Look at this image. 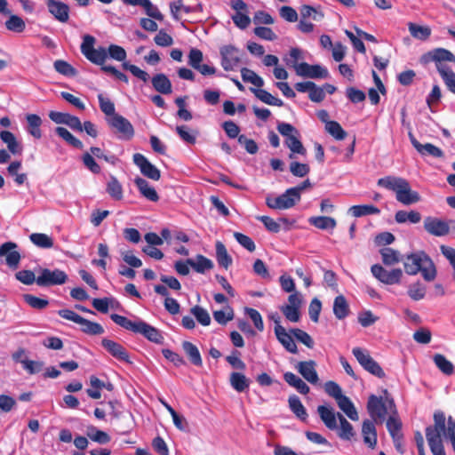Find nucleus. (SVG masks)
I'll return each instance as SVG.
<instances>
[{"label":"nucleus","instance_id":"f257e3e1","mask_svg":"<svg viewBox=\"0 0 455 455\" xmlns=\"http://www.w3.org/2000/svg\"><path fill=\"white\" fill-rule=\"evenodd\" d=\"M378 186L395 194V199L403 205L420 202L419 194L412 190L409 181L402 177L386 176L378 180Z\"/></svg>","mask_w":455,"mask_h":455},{"label":"nucleus","instance_id":"f03ea898","mask_svg":"<svg viewBox=\"0 0 455 455\" xmlns=\"http://www.w3.org/2000/svg\"><path fill=\"white\" fill-rule=\"evenodd\" d=\"M317 413L330 430H339V436L344 440H350L354 436L352 425L339 412H336L334 408L330 405H319Z\"/></svg>","mask_w":455,"mask_h":455},{"label":"nucleus","instance_id":"7ed1b4c3","mask_svg":"<svg viewBox=\"0 0 455 455\" xmlns=\"http://www.w3.org/2000/svg\"><path fill=\"white\" fill-rule=\"evenodd\" d=\"M403 259L405 272L408 275H416L421 272L426 281H433L435 278V267L432 259L424 251L406 255Z\"/></svg>","mask_w":455,"mask_h":455},{"label":"nucleus","instance_id":"20e7f679","mask_svg":"<svg viewBox=\"0 0 455 455\" xmlns=\"http://www.w3.org/2000/svg\"><path fill=\"white\" fill-rule=\"evenodd\" d=\"M367 411L376 423H382L388 413L393 414L396 411L393 399H384L374 395L369 396Z\"/></svg>","mask_w":455,"mask_h":455},{"label":"nucleus","instance_id":"39448f33","mask_svg":"<svg viewBox=\"0 0 455 455\" xmlns=\"http://www.w3.org/2000/svg\"><path fill=\"white\" fill-rule=\"evenodd\" d=\"M277 131L285 138L284 144L291 152L289 156L291 159L294 154L306 155L307 150L299 140V132L293 125L280 122L277 124Z\"/></svg>","mask_w":455,"mask_h":455},{"label":"nucleus","instance_id":"423d86ee","mask_svg":"<svg viewBox=\"0 0 455 455\" xmlns=\"http://www.w3.org/2000/svg\"><path fill=\"white\" fill-rule=\"evenodd\" d=\"M445 61L455 63V55L444 48L433 49L423 54L420 58V62L423 64L435 62L440 75L442 70L447 71L451 69V68L443 64Z\"/></svg>","mask_w":455,"mask_h":455},{"label":"nucleus","instance_id":"0eeeda50","mask_svg":"<svg viewBox=\"0 0 455 455\" xmlns=\"http://www.w3.org/2000/svg\"><path fill=\"white\" fill-rule=\"evenodd\" d=\"M352 353L356 358L357 362L365 371L379 379H383L385 377L384 371L380 365L370 355L368 351L361 347H354Z\"/></svg>","mask_w":455,"mask_h":455},{"label":"nucleus","instance_id":"6e6552de","mask_svg":"<svg viewBox=\"0 0 455 455\" xmlns=\"http://www.w3.org/2000/svg\"><path fill=\"white\" fill-rule=\"evenodd\" d=\"M299 200L300 195L295 194L292 188H288L279 196H267L266 204L271 209L285 210L293 207Z\"/></svg>","mask_w":455,"mask_h":455},{"label":"nucleus","instance_id":"1a4fd4ad","mask_svg":"<svg viewBox=\"0 0 455 455\" xmlns=\"http://www.w3.org/2000/svg\"><path fill=\"white\" fill-rule=\"evenodd\" d=\"M372 275L380 283L387 285L398 284L403 275L401 268L387 270L379 264H374L371 267Z\"/></svg>","mask_w":455,"mask_h":455},{"label":"nucleus","instance_id":"9d476101","mask_svg":"<svg viewBox=\"0 0 455 455\" xmlns=\"http://www.w3.org/2000/svg\"><path fill=\"white\" fill-rule=\"evenodd\" d=\"M67 274L60 269H40V275L36 277V284L42 287L60 285L67 282Z\"/></svg>","mask_w":455,"mask_h":455},{"label":"nucleus","instance_id":"9b49d317","mask_svg":"<svg viewBox=\"0 0 455 455\" xmlns=\"http://www.w3.org/2000/svg\"><path fill=\"white\" fill-rule=\"evenodd\" d=\"M18 247V244L13 242H6L0 246V258H4V263L14 270L19 267L21 259Z\"/></svg>","mask_w":455,"mask_h":455},{"label":"nucleus","instance_id":"f8f14e48","mask_svg":"<svg viewBox=\"0 0 455 455\" xmlns=\"http://www.w3.org/2000/svg\"><path fill=\"white\" fill-rule=\"evenodd\" d=\"M107 122L109 126L115 129L120 135V139L130 140L134 135V129L125 117L116 114L111 117L107 118Z\"/></svg>","mask_w":455,"mask_h":455},{"label":"nucleus","instance_id":"ddd939ff","mask_svg":"<svg viewBox=\"0 0 455 455\" xmlns=\"http://www.w3.org/2000/svg\"><path fill=\"white\" fill-rule=\"evenodd\" d=\"M221 66L226 71L235 69L241 61L240 51L233 45H224L220 48Z\"/></svg>","mask_w":455,"mask_h":455},{"label":"nucleus","instance_id":"4468645a","mask_svg":"<svg viewBox=\"0 0 455 455\" xmlns=\"http://www.w3.org/2000/svg\"><path fill=\"white\" fill-rule=\"evenodd\" d=\"M434 426H429L426 428V435H427L428 431L433 434V436H436L438 439H442V435L445 438L449 439V418L447 419L443 411H435L434 413Z\"/></svg>","mask_w":455,"mask_h":455},{"label":"nucleus","instance_id":"2eb2a0df","mask_svg":"<svg viewBox=\"0 0 455 455\" xmlns=\"http://www.w3.org/2000/svg\"><path fill=\"white\" fill-rule=\"evenodd\" d=\"M424 228L428 234L435 236H443L450 232V226L447 221L431 216L425 218Z\"/></svg>","mask_w":455,"mask_h":455},{"label":"nucleus","instance_id":"dca6fc26","mask_svg":"<svg viewBox=\"0 0 455 455\" xmlns=\"http://www.w3.org/2000/svg\"><path fill=\"white\" fill-rule=\"evenodd\" d=\"M133 162L140 168L141 173L153 180H158L161 177L160 171L152 164L142 154L133 155Z\"/></svg>","mask_w":455,"mask_h":455},{"label":"nucleus","instance_id":"f3484780","mask_svg":"<svg viewBox=\"0 0 455 455\" xmlns=\"http://www.w3.org/2000/svg\"><path fill=\"white\" fill-rule=\"evenodd\" d=\"M101 345L116 359L130 364L132 363L129 353L123 345L107 338L101 340Z\"/></svg>","mask_w":455,"mask_h":455},{"label":"nucleus","instance_id":"a211bd4d","mask_svg":"<svg viewBox=\"0 0 455 455\" xmlns=\"http://www.w3.org/2000/svg\"><path fill=\"white\" fill-rule=\"evenodd\" d=\"M297 75L302 77L309 78H327L328 70L320 65H309L306 62H300L298 67Z\"/></svg>","mask_w":455,"mask_h":455},{"label":"nucleus","instance_id":"6ab92c4d","mask_svg":"<svg viewBox=\"0 0 455 455\" xmlns=\"http://www.w3.org/2000/svg\"><path fill=\"white\" fill-rule=\"evenodd\" d=\"M48 11L60 22H67L69 19L68 4L57 0H45Z\"/></svg>","mask_w":455,"mask_h":455},{"label":"nucleus","instance_id":"aec40b11","mask_svg":"<svg viewBox=\"0 0 455 455\" xmlns=\"http://www.w3.org/2000/svg\"><path fill=\"white\" fill-rule=\"evenodd\" d=\"M315 366V362L309 360L298 363L295 368L307 381L315 385L319 380Z\"/></svg>","mask_w":455,"mask_h":455},{"label":"nucleus","instance_id":"412c9836","mask_svg":"<svg viewBox=\"0 0 455 455\" xmlns=\"http://www.w3.org/2000/svg\"><path fill=\"white\" fill-rule=\"evenodd\" d=\"M275 334L277 340L290 353L296 354L298 352L297 345L291 336L292 333L287 332L283 326L275 327Z\"/></svg>","mask_w":455,"mask_h":455},{"label":"nucleus","instance_id":"4be33fe9","mask_svg":"<svg viewBox=\"0 0 455 455\" xmlns=\"http://www.w3.org/2000/svg\"><path fill=\"white\" fill-rule=\"evenodd\" d=\"M136 333L143 335L146 339L156 344H161L164 340L163 335L156 328L141 320L139 323Z\"/></svg>","mask_w":455,"mask_h":455},{"label":"nucleus","instance_id":"5701e85b","mask_svg":"<svg viewBox=\"0 0 455 455\" xmlns=\"http://www.w3.org/2000/svg\"><path fill=\"white\" fill-rule=\"evenodd\" d=\"M411 142L417 151L422 156H431L433 157L440 158L443 156V152L441 148L431 143L420 144L411 134H410Z\"/></svg>","mask_w":455,"mask_h":455},{"label":"nucleus","instance_id":"b1692460","mask_svg":"<svg viewBox=\"0 0 455 455\" xmlns=\"http://www.w3.org/2000/svg\"><path fill=\"white\" fill-rule=\"evenodd\" d=\"M134 183L141 196L151 202H157L159 200L157 192L146 180L138 177L134 180Z\"/></svg>","mask_w":455,"mask_h":455},{"label":"nucleus","instance_id":"393cba45","mask_svg":"<svg viewBox=\"0 0 455 455\" xmlns=\"http://www.w3.org/2000/svg\"><path fill=\"white\" fill-rule=\"evenodd\" d=\"M362 434L364 443L371 448H374L377 444V432L374 421L364 420L362 426Z\"/></svg>","mask_w":455,"mask_h":455},{"label":"nucleus","instance_id":"a878e982","mask_svg":"<svg viewBox=\"0 0 455 455\" xmlns=\"http://www.w3.org/2000/svg\"><path fill=\"white\" fill-rule=\"evenodd\" d=\"M154 89L162 94H170L172 92V86L170 79L164 74H157L151 79Z\"/></svg>","mask_w":455,"mask_h":455},{"label":"nucleus","instance_id":"bb28decb","mask_svg":"<svg viewBox=\"0 0 455 455\" xmlns=\"http://www.w3.org/2000/svg\"><path fill=\"white\" fill-rule=\"evenodd\" d=\"M188 264L196 272L200 274L211 270L214 266L210 259L201 254L196 255L195 259H188Z\"/></svg>","mask_w":455,"mask_h":455},{"label":"nucleus","instance_id":"cd10ccee","mask_svg":"<svg viewBox=\"0 0 455 455\" xmlns=\"http://www.w3.org/2000/svg\"><path fill=\"white\" fill-rule=\"evenodd\" d=\"M304 59L303 51L298 47L291 48L283 58V62L289 68H292L297 73L299 61Z\"/></svg>","mask_w":455,"mask_h":455},{"label":"nucleus","instance_id":"c85d7f7f","mask_svg":"<svg viewBox=\"0 0 455 455\" xmlns=\"http://www.w3.org/2000/svg\"><path fill=\"white\" fill-rule=\"evenodd\" d=\"M339 408L352 420H358L357 411L349 397L343 395L336 401Z\"/></svg>","mask_w":455,"mask_h":455},{"label":"nucleus","instance_id":"c756f323","mask_svg":"<svg viewBox=\"0 0 455 455\" xmlns=\"http://www.w3.org/2000/svg\"><path fill=\"white\" fill-rule=\"evenodd\" d=\"M26 120L28 124V132L34 138L40 139L42 137V132L40 129V126L42 125L41 117L36 114H28L26 116Z\"/></svg>","mask_w":455,"mask_h":455},{"label":"nucleus","instance_id":"7c9ffc66","mask_svg":"<svg viewBox=\"0 0 455 455\" xmlns=\"http://www.w3.org/2000/svg\"><path fill=\"white\" fill-rule=\"evenodd\" d=\"M78 324L80 325V330L87 335H101L105 331L101 324L89 321L84 317L80 319Z\"/></svg>","mask_w":455,"mask_h":455},{"label":"nucleus","instance_id":"2f4dec72","mask_svg":"<svg viewBox=\"0 0 455 455\" xmlns=\"http://www.w3.org/2000/svg\"><path fill=\"white\" fill-rule=\"evenodd\" d=\"M284 380L291 387L297 389L302 395L309 393V387L299 377L292 372H285L283 374Z\"/></svg>","mask_w":455,"mask_h":455},{"label":"nucleus","instance_id":"473e14b6","mask_svg":"<svg viewBox=\"0 0 455 455\" xmlns=\"http://www.w3.org/2000/svg\"><path fill=\"white\" fill-rule=\"evenodd\" d=\"M395 220L399 224L410 222L411 224H417L421 220V214L417 211H398L395 214Z\"/></svg>","mask_w":455,"mask_h":455},{"label":"nucleus","instance_id":"72a5a7b5","mask_svg":"<svg viewBox=\"0 0 455 455\" xmlns=\"http://www.w3.org/2000/svg\"><path fill=\"white\" fill-rule=\"evenodd\" d=\"M231 387L237 392H243L250 386V379L243 373L232 372L229 378Z\"/></svg>","mask_w":455,"mask_h":455},{"label":"nucleus","instance_id":"f704fd0d","mask_svg":"<svg viewBox=\"0 0 455 455\" xmlns=\"http://www.w3.org/2000/svg\"><path fill=\"white\" fill-rule=\"evenodd\" d=\"M0 138L7 145V148L12 154H21L22 147L17 141L12 132L9 131H2L0 132Z\"/></svg>","mask_w":455,"mask_h":455},{"label":"nucleus","instance_id":"c9c22d12","mask_svg":"<svg viewBox=\"0 0 455 455\" xmlns=\"http://www.w3.org/2000/svg\"><path fill=\"white\" fill-rule=\"evenodd\" d=\"M382 258V262L386 266H393L403 260V258L398 251L390 247H385L379 250Z\"/></svg>","mask_w":455,"mask_h":455},{"label":"nucleus","instance_id":"e433bc0d","mask_svg":"<svg viewBox=\"0 0 455 455\" xmlns=\"http://www.w3.org/2000/svg\"><path fill=\"white\" fill-rule=\"evenodd\" d=\"M387 428L393 439L396 440L398 437L403 436L401 433L402 422L399 419L396 411H394V413L390 414L388 417L387 420Z\"/></svg>","mask_w":455,"mask_h":455},{"label":"nucleus","instance_id":"4c0bfd02","mask_svg":"<svg viewBox=\"0 0 455 455\" xmlns=\"http://www.w3.org/2000/svg\"><path fill=\"white\" fill-rule=\"evenodd\" d=\"M216 259L220 266L228 269L232 264V258L228 254L226 246L220 241L215 244Z\"/></svg>","mask_w":455,"mask_h":455},{"label":"nucleus","instance_id":"58836bf2","mask_svg":"<svg viewBox=\"0 0 455 455\" xmlns=\"http://www.w3.org/2000/svg\"><path fill=\"white\" fill-rule=\"evenodd\" d=\"M182 348L186 355L188 356L190 362L196 366H202L203 361L200 352L196 346L189 341H184L182 343Z\"/></svg>","mask_w":455,"mask_h":455},{"label":"nucleus","instance_id":"ea45409f","mask_svg":"<svg viewBox=\"0 0 455 455\" xmlns=\"http://www.w3.org/2000/svg\"><path fill=\"white\" fill-rule=\"evenodd\" d=\"M251 91L254 93V95L262 102L270 105V106H277L282 107L283 102L282 100L275 98L271 93L263 89H254L251 88Z\"/></svg>","mask_w":455,"mask_h":455},{"label":"nucleus","instance_id":"a19ab883","mask_svg":"<svg viewBox=\"0 0 455 455\" xmlns=\"http://www.w3.org/2000/svg\"><path fill=\"white\" fill-rule=\"evenodd\" d=\"M408 29L412 37L425 41L431 35V28L427 26L418 25L413 22L408 23Z\"/></svg>","mask_w":455,"mask_h":455},{"label":"nucleus","instance_id":"79ce46f5","mask_svg":"<svg viewBox=\"0 0 455 455\" xmlns=\"http://www.w3.org/2000/svg\"><path fill=\"white\" fill-rule=\"evenodd\" d=\"M333 313L339 320L344 319L348 315L349 307L344 296L339 295L335 298L333 303Z\"/></svg>","mask_w":455,"mask_h":455},{"label":"nucleus","instance_id":"37998d69","mask_svg":"<svg viewBox=\"0 0 455 455\" xmlns=\"http://www.w3.org/2000/svg\"><path fill=\"white\" fill-rule=\"evenodd\" d=\"M289 406L291 411L302 421H305L307 418V412L304 405L302 404L299 398L296 395L289 397Z\"/></svg>","mask_w":455,"mask_h":455},{"label":"nucleus","instance_id":"c03bdc74","mask_svg":"<svg viewBox=\"0 0 455 455\" xmlns=\"http://www.w3.org/2000/svg\"><path fill=\"white\" fill-rule=\"evenodd\" d=\"M308 221L311 225L322 230L333 229L337 225L333 218L327 216L311 217Z\"/></svg>","mask_w":455,"mask_h":455},{"label":"nucleus","instance_id":"a18cd8bd","mask_svg":"<svg viewBox=\"0 0 455 455\" xmlns=\"http://www.w3.org/2000/svg\"><path fill=\"white\" fill-rule=\"evenodd\" d=\"M348 212L352 214L355 218L371 215V214H379L380 212L379 209L373 205H353L349 208Z\"/></svg>","mask_w":455,"mask_h":455},{"label":"nucleus","instance_id":"49530a36","mask_svg":"<svg viewBox=\"0 0 455 455\" xmlns=\"http://www.w3.org/2000/svg\"><path fill=\"white\" fill-rule=\"evenodd\" d=\"M110 317L115 323L134 333H136L139 323L140 322V320L132 321L127 317L117 314H112Z\"/></svg>","mask_w":455,"mask_h":455},{"label":"nucleus","instance_id":"de8ad7c7","mask_svg":"<svg viewBox=\"0 0 455 455\" xmlns=\"http://www.w3.org/2000/svg\"><path fill=\"white\" fill-rule=\"evenodd\" d=\"M29 239L39 248L49 249L53 246V239L44 233H33L29 235Z\"/></svg>","mask_w":455,"mask_h":455},{"label":"nucleus","instance_id":"09e8293b","mask_svg":"<svg viewBox=\"0 0 455 455\" xmlns=\"http://www.w3.org/2000/svg\"><path fill=\"white\" fill-rule=\"evenodd\" d=\"M434 363L436 367L444 374L451 375L454 372V366L444 355L436 354L434 355Z\"/></svg>","mask_w":455,"mask_h":455},{"label":"nucleus","instance_id":"8fccbe9b","mask_svg":"<svg viewBox=\"0 0 455 455\" xmlns=\"http://www.w3.org/2000/svg\"><path fill=\"white\" fill-rule=\"evenodd\" d=\"M241 76L243 82L250 83L258 88H261L264 85V80L253 70H251L247 68H243L241 69Z\"/></svg>","mask_w":455,"mask_h":455},{"label":"nucleus","instance_id":"3c124183","mask_svg":"<svg viewBox=\"0 0 455 455\" xmlns=\"http://www.w3.org/2000/svg\"><path fill=\"white\" fill-rule=\"evenodd\" d=\"M426 438L433 455H446L442 439L434 437L430 430Z\"/></svg>","mask_w":455,"mask_h":455},{"label":"nucleus","instance_id":"603ef678","mask_svg":"<svg viewBox=\"0 0 455 455\" xmlns=\"http://www.w3.org/2000/svg\"><path fill=\"white\" fill-rule=\"evenodd\" d=\"M55 132L74 148H83V142L73 136L66 128L59 126L55 129Z\"/></svg>","mask_w":455,"mask_h":455},{"label":"nucleus","instance_id":"864d4df0","mask_svg":"<svg viewBox=\"0 0 455 455\" xmlns=\"http://www.w3.org/2000/svg\"><path fill=\"white\" fill-rule=\"evenodd\" d=\"M85 58L93 64L102 66L108 58L107 49L104 47L94 49Z\"/></svg>","mask_w":455,"mask_h":455},{"label":"nucleus","instance_id":"5fc2aeb1","mask_svg":"<svg viewBox=\"0 0 455 455\" xmlns=\"http://www.w3.org/2000/svg\"><path fill=\"white\" fill-rule=\"evenodd\" d=\"M88 437L98 443L105 444L110 441V436L104 431L97 429L95 427H90L87 430Z\"/></svg>","mask_w":455,"mask_h":455},{"label":"nucleus","instance_id":"6e6d98bb","mask_svg":"<svg viewBox=\"0 0 455 455\" xmlns=\"http://www.w3.org/2000/svg\"><path fill=\"white\" fill-rule=\"evenodd\" d=\"M107 191L110 196L116 200H121L123 198V188L116 178L111 176L108 182Z\"/></svg>","mask_w":455,"mask_h":455},{"label":"nucleus","instance_id":"4d7b16f0","mask_svg":"<svg viewBox=\"0 0 455 455\" xmlns=\"http://www.w3.org/2000/svg\"><path fill=\"white\" fill-rule=\"evenodd\" d=\"M299 12L300 18L305 20L311 19L315 21H319L323 17V14L320 10L309 5H303L300 8Z\"/></svg>","mask_w":455,"mask_h":455},{"label":"nucleus","instance_id":"13d9d810","mask_svg":"<svg viewBox=\"0 0 455 455\" xmlns=\"http://www.w3.org/2000/svg\"><path fill=\"white\" fill-rule=\"evenodd\" d=\"M325 130L328 133H330L333 138L338 140H344L347 136V132L341 127V125L336 121H331L327 123L325 125Z\"/></svg>","mask_w":455,"mask_h":455},{"label":"nucleus","instance_id":"bf43d9fd","mask_svg":"<svg viewBox=\"0 0 455 455\" xmlns=\"http://www.w3.org/2000/svg\"><path fill=\"white\" fill-rule=\"evenodd\" d=\"M5 27L8 30L21 33L26 28L24 20L17 16L11 15V17L5 21Z\"/></svg>","mask_w":455,"mask_h":455},{"label":"nucleus","instance_id":"052dcab7","mask_svg":"<svg viewBox=\"0 0 455 455\" xmlns=\"http://www.w3.org/2000/svg\"><path fill=\"white\" fill-rule=\"evenodd\" d=\"M190 312L202 325L208 326L211 323V316L209 313L202 307L195 306L191 308Z\"/></svg>","mask_w":455,"mask_h":455},{"label":"nucleus","instance_id":"680f3d73","mask_svg":"<svg viewBox=\"0 0 455 455\" xmlns=\"http://www.w3.org/2000/svg\"><path fill=\"white\" fill-rule=\"evenodd\" d=\"M53 65L55 70L61 75L67 76H75L76 75V70L65 60H56Z\"/></svg>","mask_w":455,"mask_h":455},{"label":"nucleus","instance_id":"e2e57ef3","mask_svg":"<svg viewBox=\"0 0 455 455\" xmlns=\"http://www.w3.org/2000/svg\"><path fill=\"white\" fill-rule=\"evenodd\" d=\"M98 99L100 108L106 116L111 117L116 115L115 105L109 99L104 97L102 94H99Z\"/></svg>","mask_w":455,"mask_h":455},{"label":"nucleus","instance_id":"0e129e2a","mask_svg":"<svg viewBox=\"0 0 455 455\" xmlns=\"http://www.w3.org/2000/svg\"><path fill=\"white\" fill-rule=\"evenodd\" d=\"M324 391L329 396L334 398L336 401L344 395L339 385L332 380H329L324 384Z\"/></svg>","mask_w":455,"mask_h":455},{"label":"nucleus","instance_id":"69168bd1","mask_svg":"<svg viewBox=\"0 0 455 455\" xmlns=\"http://www.w3.org/2000/svg\"><path fill=\"white\" fill-rule=\"evenodd\" d=\"M291 333H292L297 340L303 343L308 348H312L314 347V340L307 332L300 329L294 328L291 330Z\"/></svg>","mask_w":455,"mask_h":455},{"label":"nucleus","instance_id":"338daca9","mask_svg":"<svg viewBox=\"0 0 455 455\" xmlns=\"http://www.w3.org/2000/svg\"><path fill=\"white\" fill-rule=\"evenodd\" d=\"M140 6L143 7L145 9L146 13L149 17H151L155 20H163V19H164L163 14L158 10V8L150 2V0H143Z\"/></svg>","mask_w":455,"mask_h":455},{"label":"nucleus","instance_id":"774afa93","mask_svg":"<svg viewBox=\"0 0 455 455\" xmlns=\"http://www.w3.org/2000/svg\"><path fill=\"white\" fill-rule=\"evenodd\" d=\"M107 52L110 58L117 61H124L127 57L125 50L116 44H110Z\"/></svg>","mask_w":455,"mask_h":455}]
</instances>
